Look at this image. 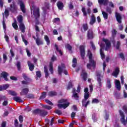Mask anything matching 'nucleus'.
<instances>
[{
    "mask_svg": "<svg viewBox=\"0 0 127 127\" xmlns=\"http://www.w3.org/2000/svg\"><path fill=\"white\" fill-rule=\"evenodd\" d=\"M14 125L15 127H17L18 126V122L17 121V119H16L14 122Z\"/></svg>",
    "mask_w": 127,
    "mask_h": 127,
    "instance_id": "69168bd1",
    "label": "nucleus"
},
{
    "mask_svg": "<svg viewBox=\"0 0 127 127\" xmlns=\"http://www.w3.org/2000/svg\"><path fill=\"white\" fill-rule=\"evenodd\" d=\"M10 8L11 11H13L14 10H16L17 7H16L14 3H12V4L10 5Z\"/></svg>",
    "mask_w": 127,
    "mask_h": 127,
    "instance_id": "4be33fe9",
    "label": "nucleus"
},
{
    "mask_svg": "<svg viewBox=\"0 0 127 127\" xmlns=\"http://www.w3.org/2000/svg\"><path fill=\"white\" fill-rule=\"evenodd\" d=\"M55 47H56V49L57 51L59 52V53L61 55H62V54H63L62 51H61V50H59V49L58 48V46L56 45Z\"/></svg>",
    "mask_w": 127,
    "mask_h": 127,
    "instance_id": "4c0bfd02",
    "label": "nucleus"
},
{
    "mask_svg": "<svg viewBox=\"0 0 127 127\" xmlns=\"http://www.w3.org/2000/svg\"><path fill=\"white\" fill-rule=\"evenodd\" d=\"M11 80H13V81H16L17 80V78L15 77V76H10Z\"/></svg>",
    "mask_w": 127,
    "mask_h": 127,
    "instance_id": "052dcab7",
    "label": "nucleus"
},
{
    "mask_svg": "<svg viewBox=\"0 0 127 127\" xmlns=\"http://www.w3.org/2000/svg\"><path fill=\"white\" fill-rule=\"evenodd\" d=\"M72 83L69 82L68 84V86L67 87V90H69L70 88H72Z\"/></svg>",
    "mask_w": 127,
    "mask_h": 127,
    "instance_id": "13d9d810",
    "label": "nucleus"
},
{
    "mask_svg": "<svg viewBox=\"0 0 127 127\" xmlns=\"http://www.w3.org/2000/svg\"><path fill=\"white\" fill-rule=\"evenodd\" d=\"M45 102L47 103V104H48L51 106H53V103H52V102H51V101H49V100H45Z\"/></svg>",
    "mask_w": 127,
    "mask_h": 127,
    "instance_id": "49530a36",
    "label": "nucleus"
},
{
    "mask_svg": "<svg viewBox=\"0 0 127 127\" xmlns=\"http://www.w3.org/2000/svg\"><path fill=\"white\" fill-rule=\"evenodd\" d=\"M8 93L9 94V95H11L12 96H16L17 94L16 92H15V91H9Z\"/></svg>",
    "mask_w": 127,
    "mask_h": 127,
    "instance_id": "c9c22d12",
    "label": "nucleus"
},
{
    "mask_svg": "<svg viewBox=\"0 0 127 127\" xmlns=\"http://www.w3.org/2000/svg\"><path fill=\"white\" fill-rule=\"evenodd\" d=\"M34 114H37L38 115H40V116H42V117H45V116H47L48 113L44 110H41L39 109L35 110L34 111Z\"/></svg>",
    "mask_w": 127,
    "mask_h": 127,
    "instance_id": "423d86ee",
    "label": "nucleus"
},
{
    "mask_svg": "<svg viewBox=\"0 0 127 127\" xmlns=\"http://www.w3.org/2000/svg\"><path fill=\"white\" fill-rule=\"evenodd\" d=\"M80 52L82 59H84L85 58V47L84 46L80 47Z\"/></svg>",
    "mask_w": 127,
    "mask_h": 127,
    "instance_id": "1a4fd4ad",
    "label": "nucleus"
},
{
    "mask_svg": "<svg viewBox=\"0 0 127 127\" xmlns=\"http://www.w3.org/2000/svg\"><path fill=\"white\" fill-rule=\"evenodd\" d=\"M115 86L116 87L117 89L119 90V91L121 90L122 87L121 86V82H120V80H115Z\"/></svg>",
    "mask_w": 127,
    "mask_h": 127,
    "instance_id": "ddd939ff",
    "label": "nucleus"
},
{
    "mask_svg": "<svg viewBox=\"0 0 127 127\" xmlns=\"http://www.w3.org/2000/svg\"><path fill=\"white\" fill-rule=\"evenodd\" d=\"M3 59L4 60V63H5V61H6V60L7 59V58L6 57V55L5 54H3Z\"/></svg>",
    "mask_w": 127,
    "mask_h": 127,
    "instance_id": "3c124183",
    "label": "nucleus"
},
{
    "mask_svg": "<svg viewBox=\"0 0 127 127\" xmlns=\"http://www.w3.org/2000/svg\"><path fill=\"white\" fill-rule=\"evenodd\" d=\"M43 107L45 109H47V110H51V109H52V107L51 106L48 105H43Z\"/></svg>",
    "mask_w": 127,
    "mask_h": 127,
    "instance_id": "ea45409f",
    "label": "nucleus"
},
{
    "mask_svg": "<svg viewBox=\"0 0 127 127\" xmlns=\"http://www.w3.org/2000/svg\"><path fill=\"white\" fill-rule=\"evenodd\" d=\"M124 98H127V93L125 90L124 91Z\"/></svg>",
    "mask_w": 127,
    "mask_h": 127,
    "instance_id": "774afa93",
    "label": "nucleus"
},
{
    "mask_svg": "<svg viewBox=\"0 0 127 127\" xmlns=\"http://www.w3.org/2000/svg\"><path fill=\"white\" fill-rule=\"evenodd\" d=\"M2 25L4 29L5 30L6 29V25L5 24V22H4V20H3Z\"/></svg>",
    "mask_w": 127,
    "mask_h": 127,
    "instance_id": "603ef678",
    "label": "nucleus"
},
{
    "mask_svg": "<svg viewBox=\"0 0 127 127\" xmlns=\"http://www.w3.org/2000/svg\"><path fill=\"white\" fill-rule=\"evenodd\" d=\"M58 72L60 75H61V73H62V68H61L60 66L58 67Z\"/></svg>",
    "mask_w": 127,
    "mask_h": 127,
    "instance_id": "4d7b16f0",
    "label": "nucleus"
},
{
    "mask_svg": "<svg viewBox=\"0 0 127 127\" xmlns=\"http://www.w3.org/2000/svg\"><path fill=\"white\" fill-rule=\"evenodd\" d=\"M53 22L55 23H57L58 22H60V18H56L53 20Z\"/></svg>",
    "mask_w": 127,
    "mask_h": 127,
    "instance_id": "58836bf2",
    "label": "nucleus"
},
{
    "mask_svg": "<svg viewBox=\"0 0 127 127\" xmlns=\"http://www.w3.org/2000/svg\"><path fill=\"white\" fill-rule=\"evenodd\" d=\"M88 55L89 56V63L87 64V68L88 69H91L92 67L96 66V62L92 59V53H91L90 51L88 52Z\"/></svg>",
    "mask_w": 127,
    "mask_h": 127,
    "instance_id": "20e7f679",
    "label": "nucleus"
},
{
    "mask_svg": "<svg viewBox=\"0 0 127 127\" xmlns=\"http://www.w3.org/2000/svg\"><path fill=\"white\" fill-rule=\"evenodd\" d=\"M23 77L25 80H26V81H30V79L28 78L27 76H26V75H25V74H23Z\"/></svg>",
    "mask_w": 127,
    "mask_h": 127,
    "instance_id": "37998d69",
    "label": "nucleus"
},
{
    "mask_svg": "<svg viewBox=\"0 0 127 127\" xmlns=\"http://www.w3.org/2000/svg\"><path fill=\"white\" fill-rule=\"evenodd\" d=\"M57 6L59 9H63V3L61 1H59L57 3Z\"/></svg>",
    "mask_w": 127,
    "mask_h": 127,
    "instance_id": "393cba45",
    "label": "nucleus"
},
{
    "mask_svg": "<svg viewBox=\"0 0 127 127\" xmlns=\"http://www.w3.org/2000/svg\"><path fill=\"white\" fill-rule=\"evenodd\" d=\"M29 4L31 7V12L33 11V15L36 19L39 18V16H40V14H39V8L36 7L33 4L31 3H29Z\"/></svg>",
    "mask_w": 127,
    "mask_h": 127,
    "instance_id": "7ed1b4c3",
    "label": "nucleus"
},
{
    "mask_svg": "<svg viewBox=\"0 0 127 127\" xmlns=\"http://www.w3.org/2000/svg\"><path fill=\"white\" fill-rule=\"evenodd\" d=\"M7 75L8 74L6 73V72H2L1 73V76L2 78H3L5 80V81H8V79H7Z\"/></svg>",
    "mask_w": 127,
    "mask_h": 127,
    "instance_id": "a211bd4d",
    "label": "nucleus"
},
{
    "mask_svg": "<svg viewBox=\"0 0 127 127\" xmlns=\"http://www.w3.org/2000/svg\"><path fill=\"white\" fill-rule=\"evenodd\" d=\"M13 100H14V101L15 102H17L18 103H22L23 102L22 99H21V98L20 97L15 96L13 97Z\"/></svg>",
    "mask_w": 127,
    "mask_h": 127,
    "instance_id": "6ab92c4d",
    "label": "nucleus"
},
{
    "mask_svg": "<svg viewBox=\"0 0 127 127\" xmlns=\"http://www.w3.org/2000/svg\"><path fill=\"white\" fill-rule=\"evenodd\" d=\"M95 22H96V17H95V16H94V15H92L91 17L89 23L90 24H91V25H93V24H94Z\"/></svg>",
    "mask_w": 127,
    "mask_h": 127,
    "instance_id": "f3484780",
    "label": "nucleus"
},
{
    "mask_svg": "<svg viewBox=\"0 0 127 127\" xmlns=\"http://www.w3.org/2000/svg\"><path fill=\"white\" fill-rule=\"evenodd\" d=\"M102 41H103L104 43H105V45H103V44L100 45L101 48L100 49V52L101 58L103 60L105 59V54L104 53V52H103V48H104V47L106 51L110 50V49H111V42H110L109 40L106 38H103L102 39Z\"/></svg>",
    "mask_w": 127,
    "mask_h": 127,
    "instance_id": "f257e3e1",
    "label": "nucleus"
},
{
    "mask_svg": "<svg viewBox=\"0 0 127 127\" xmlns=\"http://www.w3.org/2000/svg\"><path fill=\"white\" fill-rule=\"evenodd\" d=\"M16 66H17L18 70H20V62H17Z\"/></svg>",
    "mask_w": 127,
    "mask_h": 127,
    "instance_id": "de8ad7c7",
    "label": "nucleus"
},
{
    "mask_svg": "<svg viewBox=\"0 0 127 127\" xmlns=\"http://www.w3.org/2000/svg\"><path fill=\"white\" fill-rule=\"evenodd\" d=\"M55 113L56 114H58V115H62V112L59 110H56Z\"/></svg>",
    "mask_w": 127,
    "mask_h": 127,
    "instance_id": "864d4df0",
    "label": "nucleus"
},
{
    "mask_svg": "<svg viewBox=\"0 0 127 127\" xmlns=\"http://www.w3.org/2000/svg\"><path fill=\"white\" fill-rule=\"evenodd\" d=\"M83 27L84 31H87V30H88V24H83Z\"/></svg>",
    "mask_w": 127,
    "mask_h": 127,
    "instance_id": "a19ab883",
    "label": "nucleus"
},
{
    "mask_svg": "<svg viewBox=\"0 0 127 127\" xmlns=\"http://www.w3.org/2000/svg\"><path fill=\"white\" fill-rule=\"evenodd\" d=\"M116 17L118 22L119 23H122V15L121 14H120V13H116Z\"/></svg>",
    "mask_w": 127,
    "mask_h": 127,
    "instance_id": "f8f14e48",
    "label": "nucleus"
},
{
    "mask_svg": "<svg viewBox=\"0 0 127 127\" xmlns=\"http://www.w3.org/2000/svg\"><path fill=\"white\" fill-rule=\"evenodd\" d=\"M8 87H9L8 84H5L2 85V89L3 90H6Z\"/></svg>",
    "mask_w": 127,
    "mask_h": 127,
    "instance_id": "79ce46f5",
    "label": "nucleus"
},
{
    "mask_svg": "<svg viewBox=\"0 0 127 127\" xmlns=\"http://www.w3.org/2000/svg\"><path fill=\"white\" fill-rule=\"evenodd\" d=\"M107 86L109 89L112 87V84H111V80L110 79L107 80Z\"/></svg>",
    "mask_w": 127,
    "mask_h": 127,
    "instance_id": "f704fd0d",
    "label": "nucleus"
},
{
    "mask_svg": "<svg viewBox=\"0 0 127 127\" xmlns=\"http://www.w3.org/2000/svg\"><path fill=\"white\" fill-rule=\"evenodd\" d=\"M51 74H53V64L52 62L50 63V69H49Z\"/></svg>",
    "mask_w": 127,
    "mask_h": 127,
    "instance_id": "bb28decb",
    "label": "nucleus"
},
{
    "mask_svg": "<svg viewBox=\"0 0 127 127\" xmlns=\"http://www.w3.org/2000/svg\"><path fill=\"white\" fill-rule=\"evenodd\" d=\"M57 93L56 92L51 91L49 93V96L50 97H53V96H56Z\"/></svg>",
    "mask_w": 127,
    "mask_h": 127,
    "instance_id": "2f4dec72",
    "label": "nucleus"
},
{
    "mask_svg": "<svg viewBox=\"0 0 127 127\" xmlns=\"http://www.w3.org/2000/svg\"><path fill=\"white\" fill-rule=\"evenodd\" d=\"M84 99L82 100V105L85 107V108H87L88 106V105L90 104V101H88L87 102V100L89 99L90 97V93H89V89L88 88H85L84 89Z\"/></svg>",
    "mask_w": 127,
    "mask_h": 127,
    "instance_id": "f03ea898",
    "label": "nucleus"
},
{
    "mask_svg": "<svg viewBox=\"0 0 127 127\" xmlns=\"http://www.w3.org/2000/svg\"><path fill=\"white\" fill-rule=\"evenodd\" d=\"M19 120L20 123H22L23 122V117L22 116H20L19 117Z\"/></svg>",
    "mask_w": 127,
    "mask_h": 127,
    "instance_id": "6e6d98bb",
    "label": "nucleus"
},
{
    "mask_svg": "<svg viewBox=\"0 0 127 127\" xmlns=\"http://www.w3.org/2000/svg\"><path fill=\"white\" fill-rule=\"evenodd\" d=\"M97 77L99 85L101 87V86H102V82H101V78H99V77H100V74H97Z\"/></svg>",
    "mask_w": 127,
    "mask_h": 127,
    "instance_id": "473e14b6",
    "label": "nucleus"
},
{
    "mask_svg": "<svg viewBox=\"0 0 127 127\" xmlns=\"http://www.w3.org/2000/svg\"><path fill=\"white\" fill-rule=\"evenodd\" d=\"M123 110L124 111L126 114H127V105H124L123 106Z\"/></svg>",
    "mask_w": 127,
    "mask_h": 127,
    "instance_id": "a18cd8bd",
    "label": "nucleus"
},
{
    "mask_svg": "<svg viewBox=\"0 0 127 127\" xmlns=\"http://www.w3.org/2000/svg\"><path fill=\"white\" fill-rule=\"evenodd\" d=\"M12 26L13 27V28H14V29H15L16 30H17V29H18V26H17V24H16V23H13L12 24Z\"/></svg>",
    "mask_w": 127,
    "mask_h": 127,
    "instance_id": "72a5a7b5",
    "label": "nucleus"
},
{
    "mask_svg": "<svg viewBox=\"0 0 127 127\" xmlns=\"http://www.w3.org/2000/svg\"><path fill=\"white\" fill-rule=\"evenodd\" d=\"M19 28L21 31V32H25V26L23 23H21L19 24Z\"/></svg>",
    "mask_w": 127,
    "mask_h": 127,
    "instance_id": "2eb2a0df",
    "label": "nucleus"
},
{
    "mask_svg": "<svg viewBox=\"0 0 127 127\" xmlns=\"http://www.w3.org/2000/svg\"><path fill=\"white\" fill-rule=\"evenodd\" d=\"M120 74V68L118 67H116L114 71L112 73V75L114 76L115 78H118V75Z\"/></svg>",
    "mask_w": 127,
    "mask_h": 127,
    "instance_id": "9d476101",
    "label": "nucleus"
},
{
    "mask_svg": "<svg viewBox=\"0 0 127 127\" xmlns=\"http://www.w3.org/2000/svg\"><path fill=\"white\" fill-rule=\"evenodd\" d=\"M81 77L83 79L84 81H86L87 79V73H86L85 70H82L81 73Z\"/></svg>",
    "mask_w": 127,
    "mask_h": 127,
    "instance_id": "5701e85b",
    "label": "nucleus"
},
{
    "mask_svg": "<svg viewBox=\"0 0 127 127\" xmlns=\"http://www.w3.org/2000/svg\"><path fill=\"white\" fill-rule=\"evenodd\" d=\"M36 76L37 77H38V78H40L41 77V73H40V71L36 72Z\"/></svg>",
    "mask_w": 127,
    "mask_h": 127,
    "instance_id": "8fccbe9b",
    "label": "nucleus"
},
{
    "mask_svg": "<svg viewBox=\"0 0 127 127\" xmlns=\"http://www.w3.org/2000/svg\"><path fill=\"white\" fill-rule=\"evenodd\" d=\"M20 6L21 10L23 12H25V5H24V3L22 1L20 2Z\"/></svg>",
    "mask_w": 127,
    "mask_h": 127,
    "instance_id": "dca6fc26",
    "label": "nucleus"
},
{
    "mask_svg": "<svg viewBox=\"0 0 127 127\" xmlns=\"http://www.w3.org/2000/svg\"><path fill=\"white\" fill-rule=\"evenodd\" d=\"M58 122L59 124H64V120H59L58 121Z\"/></svg>",
    "mask_w": 127,
    "mask_h": 127,
    "instance_id": "338daca9",
    "label": "nucleus"
},
{
    "mask_svg": "<svg viewBox=\"0 0 127 127\" xmlns=\"http://www.w3.org/2000/svg\"><path fill=\"white\" fill-rule=\"evenodd\" d=\"M69 105L67 99H61L59 101V104L58 107L59 109H66Z\"/></svg>",
    "mask_w": 127,
    "mask_h": 127,
    "instance_id": "39448f33",
    "label": "nucleus"
},
{
    "mask_svg": "<svg viewBox=\"0 0 127 127\" xmlns=\"http://www.w3.org/2000/svg\"><path fill=\"white\" fill-rule=\"evenodd\" d=\"M92 103V104H98V103H100V100L97 98H93Z\"/></svg>",
    "mask_w": 127,
    "mask_h": 127,
    "instance_id": "c85d7f7f",
    "label": "nucleus"
},
{
    "mask_svg": "<svg viewBox=\"0 0 127 127\" xmlns=\"http://www.w3.org/2000/svg\"><path fill=\"white\" fill-rule=\"evenodd\" d=\"M81 10L83 13L84 16H87L88 14H91V9H90V8H88L86 10V8H85V7H82Z\"/></svg>",
    "mask_w": 127,
    "mask_h": 127,
    "instance_id": "0eeeda50",
    "label": "nucleus"
},
{
    "mask_svg": "<svg viewBox=\"0 0 127 127\" xmlns=\"http://www.w3.org/2000/svg\"><path fill=\"white\" fill-rule=\"evenodd\" d=\"M102 14L103 15L104 18L105 19H108V13H107V12L104 11H102Z\"/></svg>",
    "mask_w": 127,
    "mask_h": 127,
    "instance_id": "7c9ffc66",
    "label": "nucleus"
},
{
    "mask_svg": "<svg viewBox=\"0 0 127 127\" xmlns=\"http://www.w3.org/2000/svg\"><path fill=\"white\" fill-rule=\"evenodd\" d=\"M6 126V123L5 122H3L1 123V127H5Z\"/></svg>",
    "mask_w": 127,
    "mask_h": 127,
    "instance_id": "680f3d73",
    "label": "nucleus"
},
{
    "mask_svg": "<svg viewBox=\"0 0 127 127\" xmlns=\"http://www.w3.org/2000/svg\"><path fill=\"white\" fill-rule=\"evenodd\" d=\"M75 91L76 90L74 88H73L72 89L73 95L72 96V98L74 100H79V95H78V93L75 92Z\"/></svg>",
    "mask_w": 127,
    "mask_h": 127,
    "instance_id": "9b49d317",
    "label": "nucleus"
},
{
    "mask_svg": "<svg viewBox=\"0 0 127 127\" xmlns=\"http://www.w3.org/2000/svg\"><path fill=\"white\" fill-rule=\"evenodd\" d=\"M36 43L38 46L42 45L43 44V41L41 39L38 38L36 39Z\"/></svg>",
    "mask_w": 127,
    "mask_h": 127,
    "instance_id": "aec40b11",
    "label": "nucleus"
},
{
    "mask_svg": "<svg viewBox=\"0 0 127 127\" xmlns=\"http://www.w3.org/2000/svg\"><path fill=\"white\" fill-rule=\"evenodd\" d=\"M89 87L90 88V92H93V89H94V86H93V85L91 84L89 86Z\"/></svg>",
    "mask_w": 127,
    "mask_h": 127,
    "instance_id": "5fc2aeb1",
    "label": "nucleus"
},
{
    "mask_svg": "<svg viewBox=\"0 0 127 127\" xmlns=\"http://www.w3.org/2000/svg\"><path fill=\"white\" fill-rule=\"evenodd\" d=\"M53 33L55 35H58V32H57V30L56 29L54 30Z\"/></svg>",
    "mask_w": 127,
    "mask_h": 127,
    "instance_id": "0e129e2a",
    "label": "nucleus"
},
{
    "mask_svg": "<svg viewBox=\"0 0 127 127\" xmlns=\"http://www.w3.org/2000/svg\"><path fill=\"white\" fill-rule=\"evenodd\" d=\"M44 39L47 42V45H49V44H50V40H49V38L48 37V36H45Z\"/></svg>",
    "mask_w": 127,
    "mask_h": 127,
    "instance_id": "cd10ccee",
    "label": "nucleus"
},
{
    "mask_svg": "<svg viewBox=\"0 0 127 127\" xmlns=\"http://www.w3.org/2000/svg\"><path fill=\"white\" fill-rule=\"evenodd\" d=\"M65 48L69 50V51H71L72 50V46H71V45L69 44H67L66 45H65Z\"/></svg>",
    "mask_w": 127,
    "mask_h": 127,
    "instance_id": "e433bc0d",
    "label": "nucleus"
},
{
    "mask_svg": "<svg viewBox=\"0 0 127 127\" xmlns=\"http://www.w3.org/2000/svg\"><path fill=\"white\" fill-rule=\"evenodd\" d=\"M76 116V113L74 112H72L71 115V117L72 119H74L75 118V116Z\"/></svg>",
    "mask_w": 127,
    "mask_h": 127,
    "instance_id": "e2e57ef3",
    "label": "nucleus"
},
{
    "mask_svg": "<svg viewBox=\"0 0 127 127\" xmlns=\"http://www.w3.org/2000/svg\"><path fill=\"white\" fill-rule=\"evenodd\" d=\"M99 4H103V5H107L109 0H98Z\"/></svg>",
    "mask_w": 127,
    "mask_h": 127,
    "instance_id": "4468645a",
    "label": "nucleus"
},
{
    "mask_svg": "<svg viewBox=\"0 0 127 127\" xmlns=\"http://www.w3.org/2000/svg\"><path fill=\"white\" fill-rule=\"evenodd\" d=\"M46 97V92H43L41 96L40 97L41 99H44Z\"/></svg>",
    "mask_w": 127,
    "mask_h": 127,
    "instance_id": "c03bdc74",
    "label": "nucleus"
},
{
    "mask_svg": "<svg viewBox=\"0 0 127 127\" xmlns=\"http://www.w3.org/2000/svg\"><path fill=\"white\" fill-rule=\"evenodd\" d=\"M28 93V88H25L23 89L22 91L20 92V95L21 96H24V95H26Z\"/></svg>",
    "mask_w": 127,
    "mask_h": 127,
    "instance_id": "b1692460",
    "label": "nucleus"
},
{
    "mask_svg": "<svg viewBox=\"0 0 127 127\" xmlns=\"http://www.w3.org/2000/svg\"><path fill=\"white\" fill-rule=\"evenodd\" d=\"M44 72L45 74L46 78H47L49 76V73H48V70L47 69V66H44Z\"/></svg>",
    "mask_w": 127,
    "mask_h": 127,
    "instance_id": "a878e982",
    "label": "nucleus"
},
{
    "mask_svg": "<svg viewBox=\"0 0 127 127\" xmlns=\"http://www.w3.org/2000/svg\"><path fill=\"white\" fill-rule=\"evenodd\" d=\"M22 40H23V42L24 43V44H25V45H27V44H28L27 41H26V40L24 39V37L23 36H22Z\"/></svg>",
    "mask_w": 127,
    "mask_h": 127,
    "instance_id": "09e8293b",
    "label": "nucleus"
},
{
    "mask_svg": "<svg viewBox=\"0 0 127 127\" xmlns=\"http://www.w3.org/2000/svg\"><path fill=\"white\" fill-rule=\"evenodd\" d=\"M87 37L88 39H93V38H94V33L92 30H89L88 31Z\"/></svg>",
    "mask_w": 127,
    "mask_h": 127,
    "instance_id": "6e6552de",
    "label": "nucleus"
},
{
    "mask_svg": "<svg viewBox=\"0 0 127 127\" xmlns=\"http://www.w3.org/2000/svg\"><path fill=\"white\" fill-rule=\"evenodd\" d=\"M17 21L20 24L22 23V15H19L17 17Z\"/></svg>",
    "mask_w": 127,
    "mask_h": 127,
    "instance_id": "c756f323",
    "label": "nucleus"
},
{
    "mask_svg": "<svg viewBox=\"0 0 127 127\" xmlns=\"http://www.w3.org/2000/svg\"><path fill=\"white\" fill-rule=\"evenodd\" d=\"M120 45H121V43L120 42V41H118L117 42V45L116 46L117 49H119V48L120 47Z\"/></svg>",
    "mask_w": 127,
    "mask_h": 127,
    "instance_id": "bf43d9fd",
    "label": "nucleus"
},
{
    "mask_svg": "<svg viewBox=\"0 0 127 127\" xmlns=\"http://www.w3.org/2000/svg\"><path fill=\"white\" fill-rule=\"evenodd\" d=\"M28 65L30 71H33L34 69V65L33 64H31L30 62H28Z\"/></svg>",
    "mask_w": 127,
    "mask_h": 127,
    "instance_id": "412c9836",
    "label": "nucleus"
}]
</instances>
